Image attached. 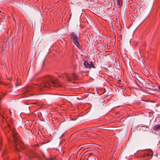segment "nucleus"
Returning a JSON list of instances; mask_svg holds the SVG:
<instances>
[{
  "label": "nucleus",
  "instance_id": "nucleus-1",
  "mask_svg": "<svg viewBox=\"0 0 160 160\" xmlns=\"http://www.w3.org/2000/svg\"><path fill=\"white\" fill-rule=\"evenodd\" d=\"M51 86L57 88L62 87V85L56 78L52 76H47L42 79V82L36 85V88L40 91H42L45 88Z\"/></svg>",
  "mask_w": 160,
  "mask_h": 160
},
{
  "label": "nucleus",
  "instance_id": "nucleus-2",
  "mask_svg": "<svg viewBox=\"0 0 160 160\" xmlns=\"http://www.w3.org/2000/svg\"><path fill=\"white\" fill-rule=\"evenodd\" d=\"M5 129L8 132L9 131L10 129H12V133L14 141L15 143L14 145L15 150L16 152L18 151L19 152H20L19 150L17 147V145L18 144V142L19 141L18 139V135L17 132L16 131V130L14 128H12L9 124H8V126L5 128Z\"/></svg>",
  "mask_w": 160,
  "mask_h": 160
},
{
  "label": "nucleus",
  "instance_id": "nucleus-3",
  "mask_svg": "<svg viewBox=\"0 0 160 160\" xmlns=\"http://www.w3.org/2000/svg\"><path fill=\"white\" fill-rule=\"evenodd\" d=\"M71 39L76 46L80 49L81 47L80 45V34L79 33H76L72 32L70 33Z\"/></svg>",
  "mask_w": 160,
  "mask_h": 160
},
{
  "label": "nucleus",
  "instance_id": "nucleus-4",
  "mask_svg": "<svg viewBox=\"0 0 160 160\" xmlns=\"http://www.w3.org/2000/svg\"><path fill=\"white\" fill-rule=\"evenodd\" d=\"M91 10L92 12L96 15L98 14L101 16L105 15V7L103 6L97 7H92Z\"/></svg>",
  "mask_w": 160,
  "mask_h": 160
},
{
  "label": "nucleus",
  "instance_id": "nucleus-5",
  "mask_svg": "<svg viewBox=\"0 0 160 160\" xmlns=\"http://www.w3.org/2000/svg\"><path fill=\"white\" fill-rule=\"evenodd\" d=\"M144 81V80L140 77L137 78V79H136L135 81L137 85L141 88H142L143 86Z\"/></svg>",
  "mask_w": 160,
  "mask_h": 160
},
{
  "label": "nucleus",
  "instance_id": "nucleus-6",
  "mask_svg": "<svg viewBox=\"0 0 160 160\" xmlns=\"http://www.w3.org/2000/svg\"><path fill=\"white\" fill-rule=\"evenodd\" d=\"M84 65L86 68L89 69H90L91 68H95V66L92 61L89 63L87 61H85L84 62Z\"/></svg>",
  "mask_w": 160,
  "mask_h": 160
},
{
  "label": "nucleus",
  "instance_id": "nucleus-7",
  "mask_svg": "<svg viewBox=\"0 0 160 160\" xmlns=\"http://www.w3.org/2000/svg\"><path fill=\"white\" fill-rule=\"evenodd\" d=\"M153 154V153L152 151L146 152L142 155V157L146 158V159H150Z\"/></svg>",
  "mask_w": 160,
  "mask_h": 160
},
{
  "label": "nucleus",
  "instance_id": "nucleus-8",
  "mask_svg": "<svg viewBox=\"0 0 160 160\" xmlns=\"http://www.w3.org/2000/svg\"><path fill=\"white\" fill-rule=\"evenodd\" d=\"M25 158L28 160L32 159L33 157V154L32 152H27L25 153Z\"/></svg>",
  "mask_w": 160,
  "mask_h": 160
},
{
  "label": "nucleus",
  "instance_id": "nucleus-9",
  "mask_svg": "<svg viewBox=\"0 0 160 160\" xmlns=\"http://www.w3.org/2000/svg\"><path fill=\"white\" fill-rule=\"evenodd\" d=\"M131 74L132 77V79L134 80V81L135 80H136V79H137V78L140 77L139 76L138 74L132 71L131 72Z\"/></svg>",
  "mask_w": 160,
  "mask_h": 160
},
{
  "label": "nucleus",
  "instance_id": "nucleus-10",
  "mask_svg": "<svg viewBox=\"0 0 160 160\" xmlns=\"http://www.w3.org/2000/svg\"><path fill=\"white\" fill-rule=\"evenodd\" d=\"M150 86L149 85V82L148 81H144L143 84V86L142 88H148L150 89Z\"/></svg>",
  "mask_w": 160,
  "mask_h": 160
},
{
  "label": "nucleus",
  "instance_id": "nucleus-11",
  "mask_svg": "<svg viewBox=\"0 0 160 160\" xmlns=\"http://www.w3.org/2000/svg\"><path fill=\"white\" fill-rule=\"evenodd\" d=\"M64 77L68 81H72V78L71 77V75L69 74H65Z\"/></svg>",
  "mask_w": 160,
  "mask_h": 160
},
{
  "label": "nucleus",
  "instance_id": "nucleus-12",
  "mask_svg": "<svg viewBox=\"0 0 160 160\" xmlns=\"http://www.w3.org/2000/svg\"><path fill=\"white\" fill-rule=\"evenodd\" d=\"M131 9L132 10L133 12H132L133 13L135 14L136 12H137L138 9H136V6H135L134 5L132 4L130 6Z\"/></svg>",
  "mask_w": 160,
  "mask_h": 160
},
{
  "label": "nucleus",
  "instance_id": "nucleus-13",
  "mask_svg": "<svg viewBox=\"0 0 160 160\" xmlns=\"http://www.w3.org/2000/svg\"><path fill=\"white\" fill-rule=\"evenodd\" d=\"M117 4L118 7L120 8L122 4V0H117Z\"/></svg>",
  "mask_w": 160,
  "mask_h": 160
},
{
  "label": "nucleus",
  "instance_id": "nucleus-14",
  "mask_svg": "<svg viewBox=\"0 0 160 160\" xmlns=\"http://www.w3.org/2000/svg\"><path fill=\"white\" fill-rule=\"evenodd\" d=\"M153 129L156 131L160 130V124L155 125Z\"/></svg>",
  "mask_w": 160,
  "mask_h": 160
},
{
  "label": "nucleus",
  "instance_id": "nucleus-15",
  "mask_svg": "<svg viewBox=\"0 0 160 160\" xmlns=\"http://www.w3.org/2000/svg\"><path fill=\"white\" fill-rule=\"evenodd\" d=\"M72 78L74 80H76L78 78L77 74H76L75 73H73L72 74Z\"/></svg>",
  "mask_w": 160,
  "mask_h": 160
},
{
  "label": "nucleus",
  "instance_id": "nucleus-16",
  "mask_svg": "<svg viewBox=\"0 0 160 160\" xmlns=\"http://www.w3.org/2000/svg\"><path fill=\"white\" fill-rule=\"evenodd\" d=\"M2 150V156L3 157L6 155L8 152V151L6 150Z\"/></svg>",
  "mask_w": 160,
  "mask_h": 160
},
{
  "label": "nucleus",
  "instance_id": "nucleus-17",
  "mask_svg": "<svg viewBox=\"0 0 160 160\" xmlns=\"http://www.w3.org/2000/svg\"><path fill=\"white\" fill-rule=\"evenodd\" d=\"M18 160L21 158V156L20 155V154H18ZM7 160H16L15 159H13L12 160H10L8 158Z\"/></svg>",
  "mask_w": 160,
  "mask_h": 160
},
{
  "label": "nucleus",
  "instance_id": "nucleus-18",
  "mask_svg": "<svg viewBox=\"0 0 160 160\" xmlns=\"http://www.w3.org/2000/svg\"><path fill=\"white\" fill-rule=\"evenodd\" d=\"M112 3H111L110 2H109L108 3L107 6H108V8H111L112 7Z\"/></svg>",
  "mask_w": 160,
  "mask_h": 160
},
{
  "label": "nucleus",
  "instance_id": "nucleus-19",
  "mask_svg": "<svg viewBox=\"0 0 160 160\" xmlns=\"http://www.w3.org/2000/svg\"><path fill=\"white\" fill-rule=\"evenodd\" d=\"M2 139L1 138H0V150H1L2 149Z\"/></svg>",
  "mask_w": 160,
  "mask_h": 160
},
{
  "label": "nucleus",
  "instance_id": "nucleus-20",
  "mask_svg": "<svg viewBox=\"0 0 160 160\" xmlns=\"http://www.w3.org/2000/svg\"><path fill=\"white\" fill-rule=\"evenodd\" d=\"M0 84H2L5 85H6L7 84H6L4 82L0 81Z\"/></svg>",
  "mask_w": 160,
  "mask_h": 160
},
{
  "label": "nucleus",
  "instance_id": "nucleus-21",
  "mask_svg": "<svg viewBox=\"0 0 160 160\" xmlns=\"http://www.w3.org/2000/svg\"><path fill=\"white\" fill-rule=\"evenodd\" d=\"M77 138H75V139H74L72 141V142H71L72 143H74V142H75L76 141V140H77Z\"/></svg>",
  "mask_w": 160,
  "mask_h": 160
},
{
  "label": "nucleus",
  "instance_id": "nucleus-22",
  "mask_svg": "<svg viewBox=\"0 0 160 160\" xmlns=\"http://www.w3.org/2000/svg\"><path fill=\"white\" fill-rule=\"evenodd\" d=\"M65 135V133L62 134L60 137V138H63Z\"/></svg>",
  "mask_w": 160,
  "mask_h": 160
},
{
  "label": "nucleus",
  "instance_id": "nucleus-23",
  "mask_svg": "<svg viewBox=\"0 0 160 160\" xmlns=\"http://www.w3.org/2000/svg\"><path fill=\"white\" fill-rule=\"evenodd\" d=\"M20 147L21 148V149L22 150H23L24 149V148H23V147L22 146V145L21 144H20Z\"/></svg>",
  "mask_w": 160,
  "mask_h": 160
},
{
  "label": "nucleus",
  "instance_id": "nucleus-24",
  "mask_svg": "<svg viewBox=\"0 0 160 160\" xmlns=\"http://www.w3.org/2000/svg\"><path fill=\"white\" fill-rule=\"evenodd\" d=\"M29 90H26V91H25V93H27V92H28Z\"/></svg>",
  "mask_w": 160,
  "mask_h": 160
},
{
  "label": "nucleus",
  "instance_id": "nucleus-25",
  "mask_svg": "<svg viewBox=\"0 0 160 160\" xmlns=\"http://www.w3.org/2000/svg\"><path fill=\"white\" fill-rule=\"evenodd\" d=\"M158 88H159V90L160 91V85H158Z\"/></svg>",
  "mask_w": 160,
  "mask_h": 160
},
{
  "label": "nucleus",
  "instance_id": "nucleus-26",
  "mask_svg": "<svg viewBox=\"0 0 160 160\" xmlns=\"http://www.w3.org/2000/svg\"><path fill=\"white\" fill-rule=\"evenodd\" d=\"M16 85L17 86H18L20 85L16 83Z\"/></svg>",
  "mask_w": 160,
  "mask_h": 160
},
{
  "label": "nucleus",
  "instance_id": "nucleus-27",
  "mask_svg": "<svg viewBox=\"0 0 160 160\" xmlns=\"http://www.w3.org/2000/svg\"><path fill=\"white\" fill-rule=\"evenodd\" d=\"M137 151H136V152H135L134 153V154L136 153L137 152Z\"/></svg>",
  "mask_w": 160,
  "mask_h": 160
},
{
  "label": "nucleus",
  "instance_id": "nucleus-28",
  "mask_svg": "<svg viewBox=\"0 0 160 160\" xmlns=\"http://www.w3.org/2000/svg\"><path fill=\"white\" fill-rule=\"evenodd\" d=\"M44 63V61H43V63H42V65H43Z\"/></svg>",
  "mask_w": 160,
  "mask_h": 160
},
{
  "label": "nucleus",
  "instance_id": "nucleus-29",
  "mask_svg": "<svg viewBox=\"0 0 160 160\" xmlns=\"http://www.w3.org/2000/svg\"><path fill=\"white\" fill-rule=\"evenodd\" d=\"M36 103H34L33 104H36Z\"/></svg>",
  "mask_w": 160,
  "mask_h": 160
},
{
  "label": "nucleus",
  "instance_id": "nucleus-30",
  "mask_svg": "<svg viewBox=\"0 0 160 160\" xmlns=\"http://www.w3.org/2000/svg\"><path fill=\"white\" fill-rule=\"evenodd\" d=\"M14 22H15L16 21H15V19H14Z\"/></svg>",
  "mask_w": 160,
  "mask_h": 160
},
{
  "label": "nucleus",
  "instance_id": "nucleus-31",
  "mask_svg": "<svg viewBox=\"0 0 160 160\" xmlns=\"http://www.w3.org/2000/svg\"><path fill=\"white\" fill-rule=\"evenodd\" d=\"M21 144H22L23 145V143H21Z\"/></svg>",
  "mask_w": 160,
  "mask_h": 160
}]
</instances>
